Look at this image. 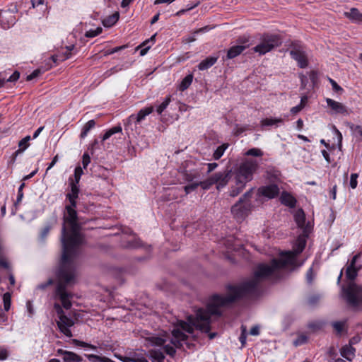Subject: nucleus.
I'll use <instances>...</instances> for the list:
<instances>
[{
	"instance_id": "11",
	"label": "nucleus",
	"mask_w": 362,
	"mask_h": 362,
	"mask_svg": "<svg viewBox=\"0 0 362 362\" xmlns=\"http://www.w3.org/2000/svg\"><path fill=\"white\" fill-rule=\"evenodd\" d=\"M238 43L243 44L240 45H235L231 47L228 51L226 57H223V60L231 59L237 56L240 55L246 48L248 47V45H245L248 42V40L246 38H240L238 40Z\"/></svg>"
},
{
	"instance_id": "19",
	"label": "nucleus",
	"mask_w": 362,
	"mask_h": 362,
	"mask_svg": "<svg viewBox=\"0 0 362 362\" xmlns=\"http://www.w3.org/2000/svg\"><path fill=\"white\" fill-rule=\"evenodd\" d=\"M201 173L198 169L185 170L182 173L183 180L186 182H191L197 181L200 178Z\"/></svg>"
},
{
	"instance_id": "61",
	"label": "nucleus",
	"mask_w": 362,
	"mask_h": 362,
	"mask_svg": "<svg viewBox=\"0 0 362 362\" xmlns=\"http://www.w3.org/2000/svg\"><path fill=\"white\" fill-rule=\"evenodd\" d=\"M50 229H51L50 225L45 226L41 231V234H40L41 238H42V239L45 238L47 237V235H48Z\"/></svg>"
},
{
	"instance_id": "6",
	"label": "nucleus",
	"mask_w": 362,
	"mask_h": 362,
	"mask_svg": "<svg viewBox=\"0 0 362 362\" xmlns=\"http://www.w3.org/2000/svg\"><path fill=\"white\" fill-rule=\"evenodd\" d=\"M259 167L258 162L254 159L243 161L234 172L235 182L246 185L253 178V174Z\"/></svg>"
},
{
	"instance_id": "25",
	"label": "nucleus",
	"mask_w": 362,
	"mask_h": 362,
	"mask_svg": "<svg viewBox=\"0 0 362 362\" xmlns=\"http://www.w3.org/2000/svg\"><path fill=\"white\" fill-rule=\"evenodd\" d=\"M344 16L352 21L362 22V13L356 8H352L350 11L345 12Z\"/></svg>"
},
{
	"instance_id": "53",
	"label": "nucleus",
	"mask_w": 362,
	"mask_h": 362,
	"mask_svg": "<svg viewBox=\"0 0 362 362\" xmlns=\"http://www.w3.org/2000/svg\"><path fill=\"white\" fill-rule=\"evenodd\" d=\"M358 177V175L357 173H352L350 177V187L352 189H355L357 187V178Z\"/></svg>"
},
{
	"instance_id": "52",
	"label": "nucleus",
	"mask_w": 362,
	"mask_h": 362,
	"mask_svg": "<svg viewBox=\"0 0 362 362\" xmlns=\"http://www.w3.org/2000/svg\"><path fill=\"white\" fill-rule=\"evenodd\" d=\"M150 341L151 342L154 344V345H156V346H163L164 345L165 342V340L163 338H160V337H151L150 339Z\"/></svg>"
},
{
	"instance_id": "51",
	"label": "nucleus",
	"mask_w": 362,
	"mask_h": 362,
	"mask_svg": "<svg viewBox=\"0 0 362 362\" xmlns=\"http://www.w3.org/2000/svg\"><path fill=\"white\" fill-rule=\"evenodd\" d=\"M329 81L332 86V89L334 91L338 93H341L343 92V88L340 86H339L334 80L329 78Z\"/></svg>"
},
{
	"instance_id": "41",
	"label": "nucleus",
	"mask_w": 362,
	"mask_h": 362,
	"mask_svg": "<svg viewBox=\"0 0 362 362\" xmlns=\"http://www.w3.org/2000/svg\"><path fill=\"white\" fill-rule=\"evenodd\" d=\"M308 341V337L305 334H300L298 337L293 341V345L296 346H300L304 344Z\"/></svg>"
},
{
	"instance_id": "39",
	"label": "nucleus",
	"mask_w": 362,
	"mask_h": 362,
	"mask_svg": "<svg viewBox=\"0 0 362 362\" xmlns=\"http://www.w3.org/2000/svg\"><path fill=\"white\" fill-rule=\"evenodd\" d=\"M228 147V144H223L221 146H219L216 151L214 153V158L216 160L219 159L223 154L224 151Z\"/></svg>"
},
{
	"instance_id": "40",
	"label": "nucleus",
	"mask_w": 362,
	"mask_h": 362,
	"mask_svg": "<svg viewBox=\"0 0 362 362\" xmlns=\"http://www.w3.org/2000/svg\"><path fill=\"white\" fill-rule=\"evenodd\" d=\"M11 296L8 292L5 293L3 296L4 308L6 311H8L11 308Z\"/></svg>"
},
{
	"instance_id": "38",
	"label": "nucleus",
	"mask_w": 362,
	"mask_h": 362,
	"mask_svg": "<svg viewBox=\"0 0 362 362\" xmlns=\"http://www.w3.org/2000/svg\"><path fill=\"white\" fill-rule=\"evenodd\" d=\"M348 126L356 136H358V139L362 141V127L360 125H355L352 123H348Z\"/></svg>"
},
{
	"instance_id": "36",
	"label": "nucleus",
	"mask_w": 362,
	"mask_h": 362,
	"mask_svg": "<svg viewBox=\"0 0 362 362\" xmlns=\"http://www.w3.org/2000/svg\"><path fill=\"white\" fill-rule=\"evenodd\" d=\"M122 127L120 125H117L115 127H112L111 129H108L105 134L103 136V141H105L108 139L112 135L122 132Z\"/></svg>"
},
{
	"instance_id": "59",
	"label": "nucleus",
	"mask_w": 362,
	"mask_h": 362,
	"mask_svg": "<svg viewBox=\"0 0 362 362\" xmlns=\"http://www.w3.org/2000/svg\"><path fill=\"white\" fill-rule=\"evenodd\" d=\"M313 279H314V275H313V269L312 267H310L307 273H306V279H307V281L309 283V284H311L313 281Z\"/></svg>"
},
{
	"instance_id": "32",
	"label": "nucleus",
	"mask_w": 362,
	"mask_h": 362,
	"mask_svg": "<svg viewBox=\"0 0 362 362\" xmlns=\"http://www.w3.org/2000/svg\"><path fill=\"white\" fill-rule=\"evenodd\" d=\"M95 122L94 119H90L88 122H86L82 129V131H81V133L80 135L81 138L84 139L87 136L88 132L90 129H92L95 127Z\"/></svg>"
},
{
	"instance_id": "1",
	"label": "nucleus",
	"mask_w": 362,
	"mask_h": 362,
	"mask_svg": "<svg viewBox=\"0 0 362 362\" xmlns=\"http://www.w3.org/2000/svg\"><path fill=\"white\" fill-rule=\"evenodd\" d=\"M250 296L242 284L238 285H228L226 296L215 294L209 299L206 308H199L196 313V316L189 315L187 322L177 321V326L183 331L193 333L194 327L207 333L211 329V316H221L223 309L229 307L241 298Z\"/></svg>"
},
{
	"instance_id": "55",
	"label": "nucleus",
	"mask_w": 362,
	"mask_h": 362,
	"mask_svg": "<svg viewBox=\"0 0 362 362\" xmlns=\"http://www.w3.org/2000/svg\"><path fill=\"white\" fill-rule=\"evenodd\" d=\"M127 47V45H122V46L116 47L111 49L107 50L105 53V55L107 56V55L112 54L115 52H117L119 51L124 49Z\"/></svg>"
},
{
	"instance_id": "47",
	"label": "nucleus",
	"mask_w": 362,
	"mask_h": 362,
	"mask_svg": "<svg viewBox=\"0 0 362 362\" xmlns=\"http://www.w3.org/2000/svg\"><path fill=\"white\" fill-rule=\"evenodd\" d=\"M170 102V98H167L158 107L156 111L158 114L160 115L163 110L168 107Z\"/></svg>"
},
{
	"instance_id": "29",
	"label": "nucleus",
	"mask_w": 362,
	"mask_h": 362,
	"mask_svg": "<svg viewBox=\"0 0 362 362\" xmlns=\"http://www.w3.org/2000/svg\"><path fill=\"white\" fill-rule=\"evenodd\" d=\"M346 322L344 321H335L332 323V326L336 332V334L337 336H341L342 332L345 331L347 332V329H345Z\"/></svg>"
},
{
	"instance_id": "9",
	"label": "nucleus",
	"mask_w": 362,
	"mask_h": 362,
	"mask_svg": "<svg viewBox=\"0 0 362 362\" xmlns=\"http://www.w3.org/2000/svg\"><path fill=\"white\" fill-rule=\"evenodd\" d=\"M212 182L216 185V188L220 189L227 185L232 177L231 170H226L223 172H218L211 175Z\"/></svg>"
},
{
	"instance_id": "45",
	"label": "nucleus",
	"mask_w": 362,
	"mask_h": 362,
	"mask_svg": "<svg viewBox=\"0 0 362 362\" xmlns=\"http://www.w3.org/2000/svg\"><path fill=\"white\" fill-rule=\"evenodd\" d=\"M192 182V183L184 187V190L187 194H189L192 191H194L199 187L198 181H194Z\"/></svg>"
},
{
	"instance_id": "26",
	"label": "nucleus",
	"mask_w": 362,
	"mask_h": 362,
	"mask_svg": "<svg viewBox=\"0 0 362 362\" xmlns=\"http://www.w3.org/2000/svg\"><path fill=\"white\" fill-rule=\"evenodd\" d=\"M119 18V12H115L113 14L105 18L102 23L105 27H111L114 25Z\"/></svg>"
},
{
	"instance_id": "57",
	"label": "nucleus",
	"mask_w": 362,
	"mask_h": 362,
	"mask_svg": "<svg viewBox=\"0 0 362 362\" xmlns=\"http://www.w3.org/2000/svg\"><path fill=\"white\" fill-rule=\"evenodd\" d=\"M40 74L41 71L40 69H35L30 75L27 76L26 80L28 81H30L39 76Z\"/></svg>"
},
{
	"instance_id": "18",
	"label": "nucleus",
	"mask_w": 362,
	"mask_h": 362,
	"mask_svg": "<svg viewBox=\"0 0 362 362\" xmlns=\"http://www.w3.org/2000/svg\"><path fill=\"white\" fill-rule=\"evenodd\" d=\"M326 102H327V105L335 113L348 115L347 108L342 103L337 102L330 98H327Z\"/></svg>"
},
{
	"instance_id": "42",
	"label": "nucleus",
	"mask_w": 362,
	"mask_h": 362,
	"mask_svg": "<svg viewBox=\"0 0 362 362\" xmlns=\"http://www.w3.org/2000/svg\"><path fill=\"white\" fill-rule=\"evenodd\" d=\"M241 334L239 337V340L241 343L242 346H244L246 344V339H247V327L245 325L241 326Z\"/></svg>"
},
{
	"instance_id": "24",
	"label": "nucleus",
	"mask_w": 362,
	"mask_h": 362,
	"mask_svg": "<svg viewBox=\"0 0 362 362\" xmlns=\"http://www.w3.org/2000/svg\"><path fill=\"white\" fill-rule=\"evenodd\" d=\"M30 140V136H26L25 137H24L23 139H21L19 142H18V147H19V149H18L17 151H16L14 152V153L13 154V159L15 160L16 156L21 153L22 152H23L29 146H30V144H29V141Z\"/></svg>"
},
{
	"instance_id": "43",
	"label": "nucleus",
	"mask_w": 362,
	"mask_h": 362,
	"mask_svg": "<svg viewBox=\"0 0 362 362\" xmlns=\"http://www.w3.org/2000/svg\"><path fill=\"white\" fill-rule=\"evenodd\" d=\"M102 31H103V28L101 27H98L95 30H90L87 31L85 33V36L88 38L94 37L100 35L102 33Z\"/></svg>"
},
{
	"instance_id": "4",
	"label": "nucleus",
	"mask_w": 362,
	"mask_h": 362,
	"mask_svg": "<svg viewBox=\"0 0 362 362\" xmlns=\"http://www.w3.org/2000/svg\"><path fill=\"white\" fill-rule=\"evenodd\" d=\"M60 272L61 267H59L56 274L57 284L53 293V298L60 300L62 305L59 303H54L53 308L55 311L61 308L69 310L72 307L71 300L74 297V294L71 291H69L67 288L74 284L76 270H71L68 268L65 269V274L70 276V279L69 281H66L65 278L61 276Z\"/></svg>"
},
{
	"instance_id": "37",
	"label": "nucleus",
	"mask_w": 362,
	"mask_h": 362,
	"mask_svg": "<svg viewBox=\"0 0 362 362\" xmlns=\"http://www.w3.org/2000/svg\"><path fill=\"white\" fill-rule=\"evenodd\" d=\"M359 268L347 267L346 270V276L349 280H354L357 276Z\"/></svg>"
},
{
	"instance_id": "62",
	"label": "nucleus",
	"mask_w": 362,
	"mask_h": 362,
	"mask_svg": "<svg viewBox=\"0 0 362 362\" xmlns=\"http://www.w3.org/2000/svg\"><path fill=\"white\" fill-rule=\"evenodd\" d=\"M247 129H248L247 126L239 127L238 125H236L235 128V134H236V135L241 134L242 133L247 131Z\"/></svg>"
},
{
	"instance_id": "50",
	"label": "nucleus",
	"mask_w": 362,
	"mask_h": 362,
	"mask_svg": "<svg viewBox=\"0 0 362 362\" xmlns=\"http://www.w3.org/2000/svg\"><path fill=\"white\" fill-rule=\"evenodd\" d=\"M73 343L75 345H76V346H82V347H88V348H90L91 349H96L95 346L90 344H88V343L84 342V341H79L78 339H73Z\"/></svg>"
},
{
	"instance_id": "49",
	"label": "nucleus",
	"mask_w": 362,
	"mask_h": 362,
	"mask_svg": "<svg viewBox=\"0 0 362 362\" xmlns=\"http://www.w3.org/2000/svg\"><path fill=\"white\" fill-rule=\"evenodd\" d=\"M124 246L127 248H137L141 247V243L139 240H134L128 241Z\"/></svg>"
},
{
	"instance_id": "14",
	"label": "nucleus",
	"mask_w": 362,
	"mask_h": 362,
	"mask_svg": "<svg viewBox=\"0 0 362 362\" xmlns=\"http://www.w3.org/2000/svg\"><path fill=\"white\" fill-rule=\"evenodd\" d=\"M258 193L264 197L272 199L279 194V188L275 184L263 186L258 189Z\"/></svg>"
},
{
	"instance_id": "20",
	"label": "nucleus",
	"mask_w": 362,
	"mask_h": 362,
	"mask_svg": "<svg viewBox=\"0 0 362 362\" xmlns=\"http://www.w3.org/2000/svg\"><path fill=\"white\" fill-rule=\"evenodd\" d=\"M281 203L290 208H294L296 204V199L286 192H284L281 196Z\"/></svg>"
},
{
	"instance_id": "17",
	"label": "nucleus",
	"mask_w": 362,
	"mask_h": 362,
	"mask_svg": "<svg viewBox=\"0 0 362 362\" xmlns=\"http://www.w3.org/2000/svg\"><path fill=\"white\" fill-rule=\"evenodd\" d=\"M57 354L63 356V361L64 362H81L83 358L79 355L66 350L58 349Z\"/></svg>"
},
{
	"instance_id": "21",
	"label": "nucleus",
	"mask_w": 362,
	"mask_h": 362,
	"mask_svg": "<svg viewBox=\"0 0 362 362\" xmlns=\"http://www.w3.org/2000/svg\"><path fill=\"white\" fill-rule=\"evenodd\" d=\"M218 60V57L211 56L202 60L198 65L201 71L206 70L211 67Z\"/></svg>"
},
{
	"instance_id": "27",
	"label": "nucleus",
	"mask_w": 362,
	"mask_h": 362,
	"mask_svg": "<svg viewBox=\"0 0 362 362\" xmlns=\"http://www.w3.org/2000/svg\"><path fill=\"white\" fill-rule=\"evenodd\" d=\"M65 209L66 211V214L64 215V218L65 222H69L73 221H76L78 219L77 212L75 209H72L71 206H66Z\"/></svg>"
},
{
	"instance_id": "8",
	"label": "nucleus",
	"mask_w": 362,
	"mask_h": 362,
	"mask_svg": "<svg viewBox=\"0 0 362 362\" xmlns=\"http://www.w3.org/2000/svg\"><path fill=\"white\" fill-rule=\"evenodd\" d=\"M250 209L249 202H243V198H240L231 208V213L237 219H243Z\"/></svg>"
},
{
	"instance_id": "35",
	"label": "nucleus",
	"mask_w": 362,
	"mask_h": 362,
	"mask_svg": "<svg viewBox=\"0 0 362 362\" xmlns=\"http://www.w3.org/2000/svg\"><path fill=\"white\" fill-rule=\"evenodd\" d=\"M284 120L281 118H266L261 121L262 127L277 125L279 123H283Z\"/></svg>"
},
{
	"instance_id": "56",
	"label": "nucleus",
	"mask_w": 362,
	"mask_h": 362,
	"mask_svg": "<svg viewBox=\"0 0 362 362\" xmlns=\"http://www.w3.org/2000/svg\"><path fill=\"white\" fill-rule=\"evenodd\" d=\"M53 284L54 280L52 279H49L46 282L37 285V288L40 290H45L46 288L52 285Z\"/></svg>"
},
{
	"instance_id": "31",
	"label": "nucleus",
	"mask_w": 362,
	"mask_h": 362,
	"mask_svg": "<svg viewBox=\"0 0 362 362\" xmlns=\"http://www.w3.org/2000/svg\"><path fill=\"white\" fill-rule=\"evenodd\" d=\"M245 185L235 182V185L231 187L230 190V196L235 197L238 196L245 188Z\"/></svg>"
},
{
	"instance_id": "5",
	"label": "nucleus",
	"mask_w": 362,
	"mask_h": 362,
	"mask_svg": "<svg viewBox=\"0 0 362 362\" xmlns=\"http://www.w3.org/2000/svg\"><path fill=\"white\" fill-rule=\"evenodd\" d=\"M341 296L347 305L353 308L362 307V286L354 282L344 286Z\"/></svg>"
},
{
	"instance_id": "58",
	"label": "nucleus",
	"mask_w": 362,
	"mask_h": 362,
	"mask_svg": "<svg viewBox=\"0 0 362 362\" xmlns=\"http://www.w3.org/2000/svg\"><path fill=\"white\" fill-rule=\"evenodd\" d=\"M90 158L89 155L87 153H85L83 155V158H82V164H83V168H86L87 166L88 165V164L90 163Z\"/></svg>"
},
{
	"instance_id": "30",
	"label": "nucleus",
	"mask_w": 362,
	"mask_h": 362,
	"mask_svg": "<svg viewBox=\"0 0 362 362\" xmlns=\"http://www.w3.org/2000/svg\"><path fill=\"white\" fill-rule=\"evenodd\" d=\"M70 187H71V192L66 194V198H75L77 199L79 193V188L78 185L74 182L73 179L70 178Z\"/></svg>"
},
{
	"instance_id": "33",
	"label": "nucleus",
	"mask_w": 362,
	"mask_h": 362,
	"mask_svg": "<svg viewBox=\"0 0 362 362\" xmlns=\"http://www.w3.org/2000/svg\"><path fill=\"white\" fill-rule=\"evenodd\" d=\"M193 79L192 74H188L186 76L182 81H181V83L180 84L179 89L181 91H184L185 90L187 89L189 86L191 85Z\"/></svg>"
},
{
	"instance_id": "10",
	"label": "nucleus",
	"mask_w": 362,
	"mask_h": 362,
	"mask_svg": "<svg viewBox=\"0 0 362 362\" xmlns=\"http://www.w3.org/2000/svg\"><path fill=\"white\" fill-rule=\"evenodd\" d=\"M154 110L153 106L144 107L141 109L137 115H131L125 123V126L127 127L132 123H134L135 125L140 124L143 120L145 119L146 117L152 113Z\"/></svg>"
},
{
	"instance_id": "16",
	"label": "nucleus",
	"mask_w": 362,
	"mask_h": 362,
	"mask_svg": "<svg viewBox=\"0 0 362 362\" xmlns=\"http://www.w3.org/2000/svg\"><path fill=\"white\" fill-rule=\"evenodd\" d=\"M294 219L298 228L302 230V232H303L307 227H309V232L311 231V226L309 223H305V215L302 209L297 210L294 215Z\"/></svg>"
},
{
	"instance_id": "23",
	"label": "nucleus",
	"mask_w": 362,
	"mask_h": 362,
	"mask_svg": "<svg viewBox=\"0 0 362 362\" xmlns=\"http://www.w3.org/2000/svg\"><path fill=\"white\" fill-rule=\"evenodd\" d=\"M156 34L153 35L149 39L143 42L140 45L136 47V50H140V55L144 56L148 51L151 47V45H148L150 42H153L156 40Z\"/></svg>"
},
{
	"instance_id": "64",
	"label": "nucleus",
	"mask_w": 362,
	"mask_h": 362,
	"mask_svg": "<svg viewBox=\"0 0 362 362\" xmlns=\"http://www.w3.org/2000/svg\"><path fill=\"white\" fill-rule=\"evenodd\" d=\"M25 187V183L23 182L19 188H18V197H17V202H19L21 201L23 197V189Z\"/></svg>"
},
{
	"instance_id": "12",
	"label": "nucleus",
	"mask_w": 362,
	"mask_h": 362,
	"mask_svg": "<svg viewBox=\"0 0 362 362\" xmlns=\"http://www.w3.org/2000/svg\"><path fill=\"white\" fill-rule=\"evenodd\" d=\"M57 325L62 333H63L67 337H71L72 333L70 330V327L74 325V322L72 319L68 317L66 315L60 317L59 321L57 322Z\"/></svg>"
},
{
	"instance_id": "54",
	"label": "nucleus",
	"mask_w": 362,
	"mask_h": 362,
	"mask_svg": "<svg viewBox=\"0 0 362 362\" xmlns=\"http://www.w3.org/2000/svg\"><path fill=\"white\" fill-rule=\"evenodd\" d=\"M163 349L164 351L171 357H173L176 353L175 348L169 344L165 345Z\"/></svg>"
},
{
	"instance_id": "46",
	"label": "nucleus",
	"mask_w": 362,
	"mask_h": 362,
	"mask_svg": "<svg viewBox=\"0 0 362 362\" xmlns=\"http://www.w3.org/2000/svg\"><path fill=\"white\" fill-rule=\"evenodd\" d=\"M199 186L202 187L204 189H209L211 185H214V182H212V177L211 176L206 181H198Z\"/></svg>"
},
{
	"instance_id": "2",
	"label": "nucleus",
	"mask_w": 362,
	"mask_h": 362,
	"mask_svg": "<svg viewBox=\"0 0 362 362\" xmlns=\"http://www.w3.org/2000/svg\"><path fill=\"white\" fill-rule=\"evenodd\" d=\"M310 233L309 227H307L298 236L293 251L282 253L280 258L272 259L269 264L262 263L257 266L253 277L242 283L250 296H255L258 293L262 281L267 279H279L281 277V269L288 265H296V257L303 251Z\"/></svg>"
},
{
	"instance_id": "34",
	"label": "nucleus",
	"mask_w": 362,
	"mask_h": 362,
	"mask_svg": "<svg viewBox=\"0 0 362 362\" xmlns=\"http://www.w3.org/2000/svg\"><path fill=\"white\" fill-rule=\"evenodd\" d=\"M90 361L92 362H115L109 358L105 356H100L95 354L86 355Z\"/></svg>"
},
{
	"instance_id": "28",
	"label": "nucleus",
	"mask_w": 362,
	"mask_h": 362,
	"mask_svg": "<svg viewBox=\"0 0 362 362\" xmlns=\"http://www.w3.org/2000/svg\"><path fill=\"white\" fill-rule=\"evenodd\" d=\"M149 354L153 362H163L165 356L160 349H151Z\"/></svg>"
},
{
	"instance_id": "13",
	"label": "nucleus",
	"mask_w": 362,
	"mask_h": 362,
	"mask_svg": "<svg viewBox=\"0 0 362 362\" xmlns=\"http://www.w3.org/2000/svg\"><path fill=\"white\" fill-rule=\"evenodd\" d=\"M290 54L293 59L298 62L299 67L303 69L308 66V62L305 53L299 48H293L291 50Z\"/></svg>"
},
{
	"instance_id": "22",
	"label": "nucleus",
	"mask_w": 362,
	"mask_h": 362,
	"mask_svg": "<svg viewBox=\"0 0 362 362\" xmlns=\"http://www.w3.org/2000/svg\"><path fill=\"white\" fill-rule=\"evenodd\" d=\"M356 349L351 345H345L341 350V355L349 361H351L355 356Z\"/></svg>"
},
{
	"instance_id": "60",
	"label": "nucleus",
	"mask_w": 362,
	"mask_h": 362,
	"mask_svg": "<svg viewBox=\"0 0 362 362\" xmlns=\"http://www.w3.org/2000/svg\"><path fill=\"white\" fill-rule=\"evenodd\" d=\"M20 77V73L18 71H15L13 74L7 79L8 82H15L18 80Z\"/></svg>"
},
{
	"instance_id": "3",
	"label": "nucleus",
	"mask_w": 362,
	"mask_h": 362,
	"mask_svg": "<svg viewBox=\"0 0 362 362\" xmlns=\"http://www.w3.org/2000/svg\"><path fill=\"white\" fill-rule=\"evenodd\" d=\"M70 226L71 233L66 231L64 225L62 232V254L59 263L61 267L60 275L66 281L70 279V276L65 274V269H75V259L79 253V248L83 242V237L80 233V225L78 220L67 222Z\"/></svg>"
},
{
	"instance_id": "15",
	"label": "nucleus",
	"mask_w": 362,
	"mask_h": 362,
	"mask_svg": "<svg viewBox=\"0 0 362 362\" xmlns=\"http://www.w3.org/2000/svg\"><path fill=\"white\" fill-rule=\"evenodd\" d=\"M173 338L170 340L176 348H181L182 346V342L187 339V336L180 329H174L172 332Z\"/></svg>"
},
{
	"instance_id": "44",
	"label": "nucleus",
	"mask_w": 362,
	"mask_h": 362,
	"mask_svg": "<svg viewBox=\"0 0 362 362\" xmlns=\"http://www.w3.org/2000/svg\"><path fill=\"white\" fill-rule=\"evenodd\" d=\"M245 155L255 156V157H261L263 156V152L259 148H253L249 149Z\"/></svg>"
},
{
	"instance_id": "63",
	"label": "nucleus",
	"mask_w": 362,
	"mask_h": 362,
	"mask_svg": "<svg viewBox=\"0 0 362 362\" xmlns=\"http://www.w3.org/2000/svg\"><path fill=\"white\" fill-rule=\"evenodd\" d=\"M322 325L319 322H312L308 325V327L313 331L319 330L322 328Z\"/></svg>"
},
{
	"instance_id": "7",
	"label": "nucleus",
	"mask_w": 362,
	"mask_h": 362,
	"mask_svg": "<svg viewBox=\"0 0 362 362\" xmlns=\"http://www.w3.org/2000/svg\"><path fill=\"white\" fill-rule=\"evenodd\" d=\"M281 43L282 41L279 35L265 33L260 37V43L252 49L262 55L280 46Z\"/></svg>"
},
{
	"instance_id": "48",
	"label": "nucleus",
	"mask_w": 362,
	"mask_h": 362,
	"mask_svg": "<svg viewBox=\"0 0 362 362\" xmlns=\"http://www.w3.org/2000/svg\"><path fill=\"white\" fill-rule=\"evenodd\" d=\"M82 174V168L80 166L76 167L74 170V180H73L76 185L78 184Z\"/></svg>"
}]
</instances>
